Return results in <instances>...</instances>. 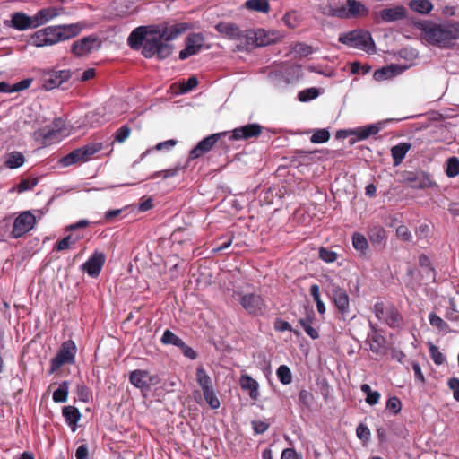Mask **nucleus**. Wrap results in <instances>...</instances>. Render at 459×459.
<instances>
[{"label":"nucleus","mask_w":459,"mask_h":459,"mask_svg":"<svg viewBox=\"0 0 459 459\" xmlns=\"http://www.w3.org/2000/svg\"><path fill=\"white\" fill-rule=\"evenodd\" d=\"M402 178V182L409 185L413 189L429 188L435 185L430 176L424 171H404Z\"/></svg>","instance_id":"nucleus-11"},{"label":"nucleus","mask_w":459,"mask_h":459,"mask_svg":"<svg viewBox=\"0 0 459 459\" xmlns=\"http://www.w3.org/2000/svg\"><path fill=\"white\" fill-rule=\"evenodd\" d=\"M62 414L66 424L71 427L73 431H75L77 429V423L82 416L80 411L74 406L68 405L62 409Z\"/></svg>","instance_id":"nucleus-24"},{"label":"nucleus","mask_w":459,"mask_h":459,"mask_svg":"<svg viewBox=\"0 0 459 459\" xmlns=\"http://www.w3.org/2000/svg\"><path fill=\"white\" fill-rule=\"evenodd\" d=\"M376 317L391 328H400L403 325V318L397 307L391 303L377 301L373 307Z\"/></svg>","instance_id":"nucleus-6"},{"label":"nucleus","mask_w":459,"mask_h":459,"mask_svg":"<svg viewBox=\"0 0 459 459\" xmlns=\"http://www.w3.org/2000/svg\"><path fill=\"white\" fill-rule=\"evenodd\" d=\"M239 384H240V386H241V388L243 390H246V391L249 392V396H250V398L252 400L256 401L258 399V396H259V392H258L259 385H258V382L256 380H255L254 378H252L248 375H243V376L240 377Z\"/></svg>","instance_id":"nucleus-25"},{"label":"nucleus","mask_w":459,"mask_h":459,"mask_svg":"<svg viewBox=\"0 0 459 459\" xmlns=\"http://www.w3.org/2000/svg\"><path fill=\"white\" fill-rule=\"evenodd\" d=\"M356 434H357V437L360 439V440H363V441H368V439L370 438V436H371V432L369 430V429L360 423L357 429H356Z\"/></svg>","instance_id":"nucleus-58"},{"label":"nucleus","mask_w":459,"mask_h":459,"mask_svg":"<svg viewBox=\"0 0 459 459\" xmlns=\"http://www.w3.org/2000/svg\"><path fill=\"white\" fill-rule=\"evenodd\" d=\"M368 238L372 244H381L386 238L385 230L382 226H373L368 230Z\"/></svg>","instance_id":"nucleus-37"},{"label":"nucleus","mask_w":459,"mask_h":459,"mask_svg":"<svg viewBox=\"0 0 459 459\" xmlns=\"http://www.w3.org/2000/svg\"><path fill=\"white\" fill-rule=\"evenodd\" d=\"M448 386L453 391L454 398L459 402V379L452 377L448 380Z\"/></svg>","instance_id":"nucleus-61"},{"label":"nucleus","mask_w":459,"mask_h":459,"mask_svg":"<svg viewBox=\"0 0 459 459\" xmlns=\"http://www.w3.org/2000/svg\"><path fill=\"white\" fill-rule=\"evenodd\" d=\"M330 139V133L327 129H318L310 137L313 143H324Z\"/></svg>","instance_id":"nucleus-45"},{"label":"nucleus","mask_w":459,"mask_h":459,"mask_svg":"<svg viewBox=\"0 0 459 459\" xmlns=\"http://www.w3.org/2000/svg\"><path fill=\"white\" fill-rule=\"evenodd\" d=\"M277 377L283 385H289L292 381V374L290 368L286 365H281L277 368Z\"/></svg>","instance_id":"nucleus-42"},{"label":"nucleus","mask_w":459,"mask_h":459,"mask_svg":"<svg viewBox=\"0 0 459 459\" xmlns=\"http://www.w3.org/2000/svg\"><path fill=\"white\" fill-rule=\"evenodd\" d=\"M381 394L378 391H371L367 394L366 403L369 405H376L379 403Z\"/></svg>","instance_id":"nucleus-63"},{"label":"nucleus","mask_w":459,"mask_h":459,"mask_svg":"<svg viewBox=\"0 0 459 459\" xmlns=\"http://www.w3.org/2000/svg\"><path fill=\"white\" fill-rule=\"evenodd\" d=\"M273 328L277 332H284V331H290L293 332L295 335L299 336L300 333L297 330H293L291 325L287 322L284 321L281 318H276L273 323Z\"/></svg>","instance_id":"nucleus-49"},{"label":"nucleus","mask_w":459,"mask_h":459,"mask_svg":"<svg viewBox=\"0 0 459 459\" xmlns=\"http://www.w3.org/2000/svg\"><path fill=\"white\" fill-rule=\"evenodd\" d=\"M37 134L42 138L43 144L50 145L60 142L65 136L62 134L56 133L55 129L48 126L43 127L37 132Z\"/></svg>","instance_id":"nucleus-26"},{"label":"nucleus","mask_w":459,"mask_h":459,"mask_svg":"<svg viewBox=\"0 0 459 459\" xmlns=\"http://www.w3.org/2000/svg\"><path fill=\"white\" fill-rule=\"evenodd\" d=\"M160 341L166 345L172 344L177 347L183 346V340L169 329L165 330Z\"/></svg>","instance_id":"nucleus-41"},{"label":"nucleus","mask_w":459,"mask_h":459,"mask_svg":"<svg viewBox=\"0 0 459 459\" xmlns=\"http://www.w3.org/2000/svg\"><path fill=\"white\" fill-rule=\"evenodd\" d=\"M204 38L202 33H190L186 39V48L179 52V59L185 60L202 49Z\"/></svg>","instance_id":"nucleus-16"},{"label":"nucleus","mask_w":459,"mask_h":459,"mask_svg":"<svg viewBox=\"0 0 459 459\" xmlns=\"http://www.w3.org/2000/svg\"><path fill=\"white\" fill-rule=\"evenodd\" d=\"M196 381L198 385L201 386L202 391L205 392L207 390L212 389V384L211 377L207 375L206 371L203 367H198L196 368Z\"/></svg>","instance_id":"nucleus-32"},{"label":"nucleus","mask_w":459,"mask_h":459,"mask_svg":"<svg viewBox=\"0 0 459 459\" xmlns=\"http://www.w3.org/2000/svg\"><path fill=\"white\" fill-rule=\"evenodd\" d=\"M281 459H301L293 448H285L281 453Z\"/></svg>","instance_id":"nucleus-64"},{"label":"nucleus","mask_w":459,"mask_h":459,"mask_svg":"<svg viewBox=\"0 0 459 459\" xmlns=\"http://www.w3.org/2000/svg\"><path fill=\"white\" fill-rule=\"evenodd\" d=\"M71 78L70 70H50L42 77L43 87L49 91L61 86Z\"/></svg>","instance_id":"nucleus-14"},{"label":"nucleus","mask_w":459,"mask_h":459,"mask_svg":"<svg viewBox=\"0 0 459 459\" xmlns=\"http://www.w3.org/2000/svg\"><path fill=\"white\" fill-rule=\"evenodd\" d=\"M386 409L394 414H398L402 410V403L397 396L390 397L386 402Z\"/></svg>","instance_id":"nucleus-52"},{"label":"nucleus","mask_w":459,"mask_h":459,"mask_svg":"<svg viewBox=\"0 0 459 459\" xmlns=\"http://www.w3.org/2000/svg\"><path fill=\"white\" fill-rule=\"evenodd\" d=\"M198 84V80L196 77L195 76H191L187 79L186 82H183V84L181 85V92L185 93V92H187L191 90H193L194 88H195Z\"/></svg>","instance_id":"nucleus-59"},{"label":"nucleus","mask_w":459,"mask_h":459,"mask_svg":"<svg viewBox=\"0 0 459 459\" xmlns=\"http://www.w3.org/2000/svg\"><path fill=\"white\" fill-rule=\"evenodd\" d=\"M409 6L411 10L422 14H427L433 9L431 2L429 0H411Z\"/></svg>","instance_id":"nucleus-35"},{"label":"nucleus","mask_w":459,"mask_h":459,"mask_svg":"<svg viewBox=\"0 0 459 459\" xmlns=\"http://www.w3.org/2000/svg\"><path fill=\"white\" fill-rule=\"evenodd\" d=\"M239 303L246 312L252 316H264L268 311L267 303L260 294H240Z\"/></svg>","instance_id":"nucleus-9"},{"label":"nucleus","mask_w":459,"mask_h":459,"mask_svg":"<svg viewBox=\"0 0 459 459\" xmlns=\"http://www.w3.org/2000/svg\"><path fill=\"white\" fill-rule=\"evenodd\" d=\"M379 131L380 126L378 125H369L351 130V134L356 135V140L360 141L368 138L370 135L377 134Z\"/></svg>","instance_id":"nucleus-31"},{"label":"nucleus","mask_w":459,"mask_h":459,"mask_svg":"<svg viewBox=\"0 0 459 459\" xmlns=\"http://www.w3.org/2000/svg\"><path fill=\"white\" fill-rule=\"evenodd\" d=\"M299 400L303 406L310 408L314 403V395L307 390H301L299 394Z\"/></svg>","instance_id":"nucleus-53"},{"label":"nucleus","mask_w":459,"mask_h":459,"mask_svg":"<svg viewBox=\"0 0 459 459\" xmlns=\"http://www.w3.org/2000/svg\"><path fill=\"white\" fill-rule=\"evenodd\" d=\"M103 149L101 143H90L73 150L59 160L62 167H69L78 163L87 162L94 158V155Z\"/></svg>","instance_id":"nucleus-5"},{"label":"nucleus","mask_w":459,"mask_h":459,"mask_svg":"<svg viewBox=\"0 0 459 459\" xmlns=\"http://www.w3.org/2000/svg\"><path fill=\"white\" fill-rule=\"evenodd\" d=\"M262 132L263 126L259 124H247L246 126L235 128L232 131L230 139L233 141H247L252 138H257L261 135Z\"/></svg>","instance_id":"nucleus-17"},{"label":"nucleus","mask_w":459,"mask_h":459,"mask_svg":"<svg viewBox=\"0 0 459 459\" xmlns=\"http://www.w3.org/2000/svg\"><path fill=\"white\" fill-rule=\"evenodd\" d=\"M76 352L77 347L74 341L68 340L64 342L56 355L50 360L49 373H55L65 364H74L75 361Z\"/></svg>","instance_id":"nucleus-8"},{"label":"nucleus","mask_w":459,"mask_h":459,"mask_svg":"<svg viewBox=\"0 0 459 459\" xmlns=\"http://www.w3.org/2000/svg\"><path fill=\"white\" fill-rule=\"evenodd\" d=\"M100 47V39L97 36L90 35L74 41L72 45L71 51L74 56H82L92 51L99 50Z\"/></svg>","instance_id":"nucleus-13"},{"label":"nucleus","mask_w":459,"mask_h":459,"mask_svg":"<svg viewBox=\"0 0 459 459\" xmlns=\"http://www.w3.org/2000/svg\"><path fill=\"white\" fill-rule=\"evenodd\" d=\"M49 127L55 129L56 133L57 132V134H62L65 136H67L69 134V130L65 126V121L61 117L56 118Z\"/></svg>","instance_id":"nucleus-51"},{"label":"nucleus","mask_w":459,"mask_h":459,"mask_svg":"<svg viewBox=\"0 0 459 459\" xmlns=\"http://www.w3.org/2000/svg\"><path fill=\"white\" fill-rule=\"evenodd\" d=\"M245 6L248 10L268 13L270 11V4L268 0H247Z\"/></svg>","instance_id":"nucleus-34"},{"label":"nucleus","mask_w":459,"mask_h":459,"mask_svg":"<svg viewBox=\"0 0 459 459\" xmlns=\"http://www.w3.org/2000/svg\"><path fill=\"white\" fill-rule=\"evenodd\" d=\"M315 314L313 311L308 312L305 317L300 318L299 320V325L303 327L306 333L312 338L313 340L319 338V333L317 329L313 327V323L315 321Z\"/></svg>","instance_id":"nucleus-27"},{"label":"nucleus","mask_w":459,"mask_h":459,"mask_svg":"<svg viewBox=\"0 0 459 459\" xmlns=\"http://www.w3.org/2000/svg\"><path fill=\"white\" fill-rule=\"evenodd\" d=\"M252 427L255 434H263L268 429L269 424L262 420H253Z\"/></svg>","instance_id":"nucleus-60"},{"label":"nucleus","mask_w":459,"mask_h":459,"mask_svg":"<svg viewBox=\"0 0 459 459\" xmlns=\"http://www.w3.org/2000/svg\"><path fill=\"white\" fill-rule=\"evenodd\" d=\"M368 8L358 0H348L346 5L331 6L329 14L340 19H358L368 16Z\"/></svg>","instance_id":"nucleus-7"},{"label":"nucleus","mask_w":459,"mask_h":459,"mask_svg":"<svg viewBox=\"0 0 459 459\" xmlns=\"http://www.w3.org/2000/svg\"><path fill=\"white\" fill-rule=\"evenodd\" d=\"M59 15L58 9L56 7H48L40 9L34 16V22L36 27H39L51 19Z\"/></svg>","instance_id":"nucleus-28"},{"label":"nucleus","mask_w":459,"mask_h":459,"mask_svg":"<svg viewBox=\"0 0 459 459\" xmlns=\"http://www.w3.org/2000/svg\"><path fill=\"white\" fill-rule=\"evenodd\" d=\"M319 257L326 263H333L336 261L337 254L333 251L328 250L325 247H320Z\"/></svg>","instance_id":"nucleus-55"},{"label":"nucleus","mask_w":459,"mask_h":459,"mask_svg":"<svg viewBox=\"0 0 459 459\" xmlns=\"http://www.w3.org/2000/svg\"><path fill=\"white\" fill-rule=\"evenodd\" d=\"M105 261V255L102 252L95 251L89 259L82 264V269L86 272L89 276L96 278L100 275Z\"/></svg>","instance_id":"nucleus-18"},{"label":"nucleus","mask_w":459,"mask_h":459,"mask_svg":"<svg viewBox=\"0 0 459 459\" xmlns=\"http://www.w3.org/2000/svg\"><path fill=\"white\" fill-rule=\"evenodd\" d=\"M370 327L372 331L368 335L370 351L373 353L380 354L385 349L386 340L371 323Z\"/></svg>","instance_id":"nucleus-20"},{"label":"nucleus","mask_w":459,"mask_h":459,"mask_svg":"<svg viewBox=\"0 0 459 459\" xmlns=\"http://www.w3.org/2000/svg\"><path fill=\"white\" fill-rule=\"evenodd\" d=\"M129 381L134 386L143 389L150 386L152 377L146 370L135 369L130 372Z\"/></svg>","instance_id":"nucleus-21"},{"label":"nucleus","mask_w":459,"mask_h":459,"mask_svg":"<svg viewBox=\"0 0 459 459\" xmlns=\"http://www.w3.org/2000/svg\"><path fill=\"white\" fill-rule=\"evenodd\" d=\"M247 38V40H252V43L256 47L266 46L272 42V39L263 29L249 30Z\"/></svg>","instance_id":"nucleus-29"},{"label":"nucleus","mask_w":459,"mask_h":459,"mask_svg":"<svg viewBox=\"0 0 459 459\" xmlns=\"http://www.w3.org/2000/svg\"><path fill=\"white\" fill-rule=\"evenodd\" d=\"M429 324L437 328L438 331H441L445 333H451L452 330L446 322H445L439 316L435 313H430L429 315Z\"/></svg>","instance_id":"nucleus-38"},{"label":"nucleus","mask_w":459,"mask_h":459,"mask_svg":"<svg viewBox=\"0 0 459 459\" xmlns=\"http://www.w3.org/2000/svg\"><path fill=\"white\" fill-rule=\"evenodd\" d=\"M215 29L220 34L230 39H239L242 37L239 27L232 22H220L216 24Z\"/></svg>","instance_id":"nucleus-23"},{"label":"nucleus","mask_w":459,"mask_h":459,"mask_svg":"<svg viewBox=\"0 0 459 459\" xmlns=\"http://www.w3.org/2000/svg\"><path fill=\"white\" fill-rule=\"evenodd\" d=\"M419 28L422 30L423 37L428 42L438 47H448L453 40L459 39V23L424 22L420 23Z\"/></svg>","instance_id":"nucleus-3"},{"label":"nucleus","mask_w":459,"mask_h":459,"mask_svg":"<svg viewBox=\"0 0 459 459\" xmlns=\"http://www.w3.org/2000/svg\"><path fill=\"white\" fill-rule=\"evenodd\" d=\"M411 147V143H399L392 147L391 155L394 160V165L397 166L403 160Z\"/></svg>","instance_id":"nucleus-30"},{"label":"nucleus","mask_w":459,"mask_h":459,"mask_svg":"<svg viewBox=\"0 0 459 459\" xmlns=\"http://www.w3.org/2000/svg\"><path fill=\"white\" fill-rule=\"evenodd\" d=\"M81 238L80 236L70 234L61 240L57 241L55 246L54 249L56 251H64L72 248L74 245Z\"/></svg>","instance_id":"nucleus-36"},{"label":"nucleus","mask_w":459,"mask_h":459,"mask_svg":"<svg viewBox=\"0 0 459 459\" xmlns=\"http://www.w3.org/2000/svg\"><path fill=\"white\" fill-rule=\"evenodd\" d=\"M25 161V158L22 153L19 152H12L7 154L4 165L9 169L20 168Z\"/></svg>","instance_id":"nucleus-33"},{"label":"nucleus","mask_w":459,"mask_h":459,"mask_svg":"<svg viewBox=\"0 0 459 459\" xmlns=\"http://www.w3.org/2000/svg\"><path fill=\"white\" fill-rule=\"evenodd\" d=\"M406 16L407 10L402 5L394 6L393 8H385L379 13H375L373 14L374 21L377 23L401 21L406 18Z\"/></svg>","instance_id":"nucleus-15"},{"label":"nucleus","mask_w":459,"mask_h":459,"mask_svg":"<svg viewBox=\"0 0 459 459\" xmlns=\"http://www.w3.org/2000/svg\"><path fill=\"white\" fill-rule=\"evenodd\" d=\"M338 40L349 48L363 50L367 53L376 52V44L371 33L364 29H356L342 33Z\"/></svg>","instance_id":"nucleus-4"},{"label":"nucleus","mask_w":459,"mask_h":459,"mask_svg":"<svg viewBox=\"0 0 459 459\" xmlns=\"http://www.w3.org/2000/svg\"><path fill=\"white\" fill-rule=\"evenodd\" d=\"M12 26L18 30H25L27 29L37 28L34 16H28L26 13L18 12L12 15Z\"/></svg>","instance_id":"nucleus-22"},{"label":"nucleus","mask_w":459,"mask_h":459,"mask_svg":"<svg viewBox=\"0 0 459 459\" xmlns=\"http://www.w3.org/2000/svg\"><path fill=\"white\" fill-rule=\"evenodd\" d=\"M319 94L316 88H308L299 92L298 99L301 102H307L308 100L316 99Z\"/></svg>","instance_id":"nucleus-47"},{"label":"nucleus","mask_w":459,"mask_h":459,"mask_svg":"<svg viewBox=\"0 0 459 459\" xmlns=\"http://www.w3.org/2000/svg\"><path fill=\"white\" fill-rule=\"evenodd\" d=\"M31 83H32V79H24V80H22L21 82L13 84L12 86V90L13 91V92H18V91L28 89L31 85Z\"/></svg>","instance_id":"nucleus-62"},{"label":"nucleus","mask_w":459,"mask_h":459,"mask_svg":"<svg viewBox=\"0 0 459 459\" xmlns=\"http://www.w3.org/2000/svg\"><path fill=\"white\" fill-rule=\"evenodd\" d=\"M189 29L186 22L169 25L140 26L128 37V45L138 49L142 47V55L145 58L156 56L159 60L169 57L174 49L170 41L176 39Z\"/></svg>","instance_id":"nucleus-1"},{"label":"nucleus","mask_w":459,"mask_h":459,"mask_svg":"<svg viewBox=\"0 0 459 459\" xmlns=\"http://www.w3.org/2000/svg\"><path fill=\"white\" fill-rule=\"evenodd\" d=\"M36 223L35 216L29 211L20 213L14 220L11 235L19 238L31 230Z\"/></svg>","instance_id":"nucleus-12"},{"label":"nucleus","mask_w":459,"mask_h":459,"mask_svg":"<svg viewBox=\"0 0 459 459\" xmlns=\"http://www.w3.org/2000/svg\"><path fill=\"white\" fill-rule=\"evenodd\" d=\"M446 173L449 178H455L459 175V159L451 157L447 160Z\"/></svg>","instance_id":"nucleus-43"},{"label":"nucleus","mask_w":459,"mask_h":459,"mask_svg":"<svg viewBox=\"0 0 459 459\" xmlns=\"http://www.w3.org/2000/svg\"><path fill=\"white\" fill-rule=\"evenodd\" d=\"M226 132L217 133L210 134L204 138L190 151L187 162L198 159L203 155L206 154L207 152H209L210 151H212L215 144L219 142V140L222 136L226 135Z\"/></svg>","instance_id":"nucleus-10"},{"label":"nucleus","mask_w":459,"mask_h":459,"mask_svg":"<svg viewBox=\"0 0 459 459\" xmlns=\"http://www.w3.org/2000/svg\"><path fill=\"white\" fill-rule=\"evenodd\" d=\"M333 299L338 311L344 316L350 313V298L339 286L333 289Z\"/></svg>","instance_id":"nucleus-19"},{"label":"nucleus","mask_w":459,"mask_h":459,"mask_svg":"<svg viewBox=\"0 0 459 459\" xmlns=\"http://www.w3.org/2000/svg\"><path fill=\"white\" fill-rule=\"evenodd\" d=\"M204 398L205 402L209 404V406L215 410L218 409L221 406L220 400L216 396L213 388L207 390L205 392H203Z\"/></svg>","instance_id":"nucleus-46"},{"label":"nucleus","mask_w":459,"mask_h":459,"mask_svg":"<svg viewBox=\"0 0 459 459\" xmlns=\"http://www.w3.org/2000/svg\"><path fill=\"white\" fill-rule=\"evenodd\" d=\"M429 350L430 358L436 365H441L444 363L445 356L436 345L429 343Z\"/></svg>","instance_id":"nucleus-48"},{"label":"nucleus","mask_w":459,"mask_h":459,"mask_svg":"<svg viewBox=\"0 0 459 459\" xmlns=\"http://www.w3.org/2000/svg\"><path fill=\"white\" fill-rule=\"evenodd\" d=\"M282 21H283L284 24L287 27H289L290 29H295L299 24V15L296 11L287 12L284 14Z\"/></svg>","instance_id":"nucleus-44"},{"label":"nucleus","mask_w":459,"mask_h":459,"mask_svg":"<svg viewBox=\"0 0 459 459\" xmlns=\"http://www.w3.org/2000/svg\"><path fill=\"white\" fill-rule=\"evenodd\" d=\"M37 184H38L37 178L22 179L18 185V191L24 192V191L31 190L32 188H34L37 186Z\"/></svg>","instance_id":"nucleus-56"},{"label":"nucleus","mask_w":459,"mask_h":459,"mask_svg":"<svg viewBox=\"0 0 459 459\" xmlns=\"http://www.w3.org/2000/svg\"><path fill=\"white\" fill-rule=\"evenodd\" d=\"M352 245L357 251H359L362 254H365L368 247V240L365 236L358 232H355L352 235Z\"/></svg>","instance_id":"nucleus-40"},{"label":"nucleus","mask_w":459,"mask_h":459,"mask_svg":"<svg viewBox=\"0 0 459 459\" xmlns=\"http://www.w3.org/2000/svg\"><path fill=\"white\" fill-rule=\"evenodd\" d=\"M131 128L127 125L119 127L115 134V141L117 143H124L130 135Z\"/></svg>","instance_id":"nucleus-50"},{"label":"nucleus","mask_w":459,"mask_h":459,"mask_svg":"<svg viewBox=\"0 0 459 459\" xmlns=\"http://www.w3.org/2000/svg\"><path fill=\"white\" fill-rule=\"evenodd\" d=\"M82 29L80 23L48 26L32 34L29 44L38 48L53 46L78 36Z\"/></svg>","instance_id":"nucleus-2"},{"label":"nucleus","mask_w":459,"mask_h":459,"mask_svg":"<svg viewBox=\"0 0 459 459\" xmlns=\"http://www.w3.org/2000/svg\"><path fill=\"white\" fill-rule=\"evenodd\" d=\"M76 393L78 399L83 403H88L91 397V390L85 385H78Z\"/></svg>","instance_id":"nucleus-54"},{"label":"nucleus","mask_w":459,"mask_h":459,"mask_svg":"<svg viewBox=\"0 0 459 459\" xmlns=\"http://www.w3.org/2000/svg\"><path fill=\"white\" fill-rule=\"evenodd\" d=\"M69 384L64 381L59 385V387L53 393V401L55 403H65L68 398Z\"/></svg>","instance_id":"nucleus-39"},{"label":"nucleus","mask_w":459,"mask_h":459,"mask_svg":"<svg viewBox=\"0 0 459 459\" xmlns=\"http://www.w3.org/2000/svg\"><path fill=\"white\" fill-rule=\"evenodd\" d=\"M396 235L399 238L406 242H410L412 238L409 228L405 225H400L399 227H397Z\"/></svg>","instance_id":"nucleus-57"}]
</instances>
